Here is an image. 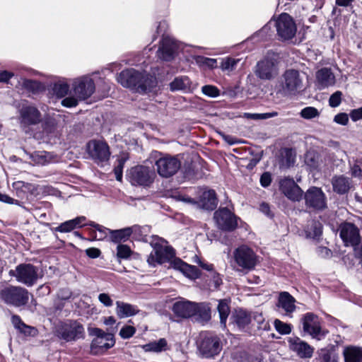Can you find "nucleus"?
Listing matches in <instances>:
<instances>
[{
    "instance_id": "nucleus-1",
    "label": "nucleus",
    "mask_w": 362,
    "mask_h": 362,
    "mask_svg": "<svg viewBox=\"0 0 362 362\" xmlns=\"http://www.w3.org/2000/svg\"><path fill=\"white\" fill-rule=\"evenodd\" d=\"M117 81L122 86L142 94L153 91L158 84L155 76L134 69L122 71L117 76Z\"/></svg>"
},
{
    "instance_id": "nucleus-2",
    "label": "nucleus",
    "mask_w": 362,
    "mask_h": 362,
    "mask_svg": "<svg viewBox=\"0 0 362 362\" xmlns=\"http://www.w3.org/2000/svg\"><path fill=\"white\" fill-rule=\"evenodd\" d=\"M230 263L234 270L247 273L256 267L257 256L252 248L243 245L234 250Z\"/></svg>"
},
{
    "instance_id": "nucleus-3",
    "label": "nucleus",
    "mask_w": 362,
    "mask_h": 362,
    "mask_svg": "<svg viewBox=\"0 0 362 362\" xmlns=\"http://www.w3.org/2000/svg\"><path fill=\"white\" fill-rule=\"evenodd\" d=\"M0 299L8 305L21 307L28 303L29 293L23 287L9 286L0 291Z\"/></svg>"
},
{
    "instance_id": "nucleus-4",
    "label": "nucleus",
    "mask_w": 362,
    "mask_h": 362,
    "mask_svg": "<svg viewBox=\"0 0 362 362\" xmlns=\"http://www.w3.org/2000/svg\"><path fill=\"white\" fill-rule=\"evenodd\" d=\"M88 333L95 337L90 344V350L93 354H100L112 347L115 341L114 335L111 333H106L100 328H88Z\"/></svg>"
},
{
    "instance_id": "nucleus-5",
    "label": "nucleus",
    "mask_w": 362,
    "mask_h": 362,
    "mask_svg": "<svg viewBox=\"0 0 362 362\" xmlns=\"http://www.w3.org/2000/svg\"><path fill=\"white\" fill-rule=\"evenodd\" d=\"M56 336L66 342L75 341L85 337L83 325L76 320H69L60 325L55 332Z\"/></svg>"
},
{
    "instance_id": "nucleus-6",
    "label": "nucleus",
    "mask_w": 362,
    "mask_h": 362,
    "mask_svg": "<svg viewBox=\"0 0 362 362\" xmlns=\"http://www.w3.org/2000/svg\"><path fill=\"white\" fill-rule=\"evenodd\" d=\"M128 176L132 185L148 187L153 183L156 174L150 167L141 165L132 168Z\"/></svg>"
},
{
    "instance_id": "nucleus-7",
    "label": "nucleus",
    "mask_w": 362,
    "mask_h": 362,
    "mask_svg": "<svg viewBox=\"0 0 362 362\" xmlns=\"http://www.w3.org/2000/svg\"><path fill=\"white\" fill-rule=\"evenodd\" d=\"M198 349L205 358L218 355L222 349V342L218 337L211 333H202L198 342Z\"/></svg>"
},
{
    "instance_id": "nucleus-8",
    "label": "nucleus",
    "mask_w": 362,
    "mask_h": 362,
    "mask_svg": "<svg viewBox=\"0 0 362 362\" xmlns=\"http://www.w3.org/2000/svg\"><path fill=\"white\" fill-rule=\"evenodd\" d=\"M9 274L16 277L17 281L27 286L34 285L39 277L37 267L31 264H21L15 270H11Z\"/></svg>"
},
{
    "instance_id": "nucleus-9",
    "label": "nucleus",
    "mask_w": 362,
    "mask_h": 362,
    "mask_svg": "<svg viewBox=\"0 0 362 362\" xmlns=\"http://www.w3.org/2000/svg\"><path fill=\"white\" fill-rule=\"evenodd\" d=\"M280 83L284 93L295 95L303 88V78L298 70L290 69L282 74Z\"/></svg>"
},
{
    "instance_id": "nucleus-10",
    "label": "nucleus",
    "mask_w": 362,
    "mask_h": 362,
    "mask_svg": "<svg viewBox=\"0 0 362 362\" xmlns=\"http://www.w3.org/2000/svg\"><path fill=\"white\" fill-rule=\"evenodd\" d=\"M255 74L257 78L263 81L275 78L279 74L277 61L270 57L264 58L257 63Z\"/></svg>"
},
{
    "instance_id": "nucleus-11",
    "label": "nucleus",
    "mask_w": 362,
    "mask_h": 362,
    "mask_svg": "<svg viewBox=\"0 0 362 362\" xmlns=\"http://www.w3.org/2000/svg\"><path fill=\"white\" fill-rule=\"evenodd\" d=\"M95 90V85L93 80L89 76H82L74 81L71 93L82 101L90 98Z\"/></svg>"
},
{
    "instance_id": "nucleus-12",
    "label": "nucleus",
    "mask_w": 362,
    "mask_h": 362,
    "mask_svg": "<svg viewBox=\"0 0 362 362\" xmlns=\"http://www.w3.org/2000/svg\"><path fill=\"white\" fill-rule=\"evenodd\" d=\"M155 165L158 175L168 178L177 173L181 167V162L176 156H165L158 159Z\"/></svg>"
},
{
    "instance_id": "nucleus-13",
    "label": "nucleus",
    "mask_w": 362,
    "mask_h": 362,
    "mask_svg": "<svg viewBox=\"0 0 362 362\" xmlns=\"http://www.w3.org/2000/svg\"><path fill=\"white\" fill-rule=\"evenodd\" d=\"M153 250L148 257L149 265L155 267L157 264H163L170 261L175 255L174 249L170 246L163 245L160 243L153 245Z\"/></svg>"
},
{
    "instance_id": "nucleus-14",
    "label": "nucleus",
    "mask_w": 362,
    "mask_h": 362,
    "mask_svg": "<svg viewBox=\"0 0 362 362\" xmlns=\"http://www.w3.org/2000/svg\"><path fill=\"white\" fill-rule=\"evenodd\" d=\"M87 151L98 164L107 162L110 156V147L105 141L92 140L87 144Z\"/></svg>"
},
{
    "instance_id": "nucleus-15",
    "label": "nucleus",
    "mask_w": 362,
    "mask_h": 362,
    "mask_svg": "<svg viewBox=\"0 0 362 362\" xmlns=\"http://www.w3.org/2000/svg\"><path fill=\"white\" fill-rule=\"evenodd\" d=\"M277 34L283 40L292 39L296 33V25L288 13H281L276 21Z\"/></svg>"
},
{
    "instance_id": "nucleus-16",
    "label": "nucleus",
    "mask_w": 362,
    "mask_h": 362,
    "mask_svg": "<svg viewBox=\"0 0 362 362\" xmlns=\"http://www.w3.org/2000/svg\"><path fill=\"white\" fill-rule=\"evenodd\" d=\"M304 199L308 207L322 211L327 208V197L323 191L317 187L309 188L305 193Z\"/></svg>"
},
{
    "instance_id": "nucleus-17",
    "label": "nucleus",
    "mask_w": 362,
    "mask_h": 362,
    "mask_svg": "<svg viewBox=\"0 0 362 362\" xmlns=\"http://www.w3.org/2000/svg\"><path fill=\"white\" fill-rule=\"evenodd\" d=\"M214 219L218 227L226 231H231L238 226L235 216L227 208L219 209L214 213Z\"/></svg>"
},
{
    "instance_id": "nucleus-18",
    "label": "nucleus",
    "mask_w": 362,
    "mask_h": 362,
    "mask_svg": "<svg viewBox=\"0 0 362 362\" xmlns=\"http://www.w3.org/2000/svg\"><path fill=\"white\" fill-rule=\"evenodd\" d=\"M179 48V44L174 39L163 36L157 51V56L161 60L170 62L175 58Z\"/></svg>"
},
{
    "instance_id": "nucleus-19",
    "label": "nucleus",
    "mask_w": 362,
    "mask_h": 362,
    "mask_svg": "<svg viewBox=\"0 0 362 362\" xmlns=\"http://www.w3.org/2000/svg\"><path fill=\"white\" fill-rule=\"evenodd\" d=\"M339 235L346 246H356L361 241L359 230L351 223L345 222L340 225Z\"/></svg>"
},
{
    "instance_id": "nucleus-20",
    "label": "nucleus",
    "mask_w": 362,
    "mask_h": 362,
    "mask_svg": "<svg viewBox=\"0 0 362 362\" xmlns=\"http://www.w3.org/2000/svg\"><path fill=\"white\" fill-rule=\"evenodd\" d=\"M303 329L305 332L310 334L313 338L320 340L325 334L322 332L318 317L312 313H305L302 319Z\"/></svg>"
},
{
    "instance_id": "nucleus-21",
    "label": "nucleus",
    "mask_w": 362,
    "mask_h": 362,
    "mask_svg": "<svg viewBox=\"0 0 362 362\" xmlns=\"http://www.w3.org/2000/svg\"><path fill=\"white\" fill-rule=\"evenodd\" d=\"M19 113L22 126L35 125L41 121V113L33 105H23Z\"/></svg>"
},
{
    "instance_id": "nucleus-22",
    "label": "nucleus",
    "mask_w": 362,
    "mask_h": 362,
    "mask_svg": "<svg viewBox=\"0 0 362 362\" xmlns=\"http://www.w3.org/2000/svg\"><path fill=\"white\" fill-rule=\"evenodd\" d=\"M279 188L281 192L291 200L299 201L303 196V190L293 178L285 177L281 180Z\"/></svg>"
},
{
    "instance_id": "nucleus-23",
    "label": "nucleus",
    "mask_w": 362,
    "mask_h": 362,
    "mask_svg": "<svg viewBox=\"0 0 362 362\" xmlns=\"http://www.w3.org/2000/svg\"><path fill=\"white\" fill-rule=\"evenodd\" d=\"M290 349L303 358H310L314 352V349L307 342L296 337L288 340Z\"/></svg>"
},
{
    "instance_id": "nucleus-24",
    "label": "nucleus",
    "mask_w": 362,
    "mask_h": 362,
    "mask_svg": "<svg viewBox=\"0 0 362 362\" xmlns=\"http://www.w3.org/2000/svg\"><path fill=\"white\" fill-rule=\"evenodd\" d=\"M295 303L296 299L288 292L283 291L279 293L276 306L285 315L291 317L296 309Z\"/></svg>"
},
{
    "instance_id": "nucleus-25",
    "label": "nucleus",
    "mask_w": 362,
    "mask_h": 362,
    "mask_svg": "<svg viewBox=\"0 0 362 362\" xmlns=\"http://www.w3.org/2000/svg\"><path fill=\"white\" fill-rule=\"evenodd\" d=\"M196 303L182 300L175 302L173 305V311L178 317L188 318L196 313Z\"/></svg>"
},
{
    "instance_id": "nucleus-26",
    "label": "nucleus",
    "mask_w": 362,
    "mask_h": 362,
    "mask_svg": "<svg viewBox=\"0 0 362 362\" xmlns=\"http://www.w3.org/2000/svg\"><path fill=\"white\" fill-rule=\"evenodd\" d=\"M171 264L174 269L180 271L185 276L191 279H197L200 276V271L197 267L189 265L180 259H175Z\"/></svg>"
},
{
    "instance_id": "nucleus-27",
    "label": "nucleus",
    "mask_w": 362,
    "mask_h": 362,
    "mask_svg": "<svg viewBox=\"0 0 362 362\" xmlns=\"http://www.w3.org/2000/svg\"><path fill=\"white\" fill-rule=\"evenodd\" d=\"M317 85L320 89H323L335 83V76L329 68H322L316 73Z\"/></svg>"
},
{
    "instance_id": "nucleus-28",
    "label": "nucleus",
    "mask_w": 362,
    "mask_h": 362,
    "mask_svg": "<svg viewBox=\"0 0 362 362\" xmlns=\"http://www.w3.org/2000/svg\"><path fill=\"white\" fill-rule=\"evenodd\" d=\"M141 230L140 226L134 225L131 227H127L119 230H109L111 235V240L112 242L117 243L119 242H125L129 239L132 233H139Z\"/></svg>"
},
{
    "instance_id": "nucleus-29",
    "label": "nucleus",
    "mask_w": 362,
    "mask_h": 362,
    "mask_svg": "<svg viewBox=\"0 0 362 362\" xmlns=\"http://www.w3.org/2000/svg\"><path fill=\"white\" fill-rule=\"evenodd\" d=\"M86 221L85 216H78L74 219L64 221L52 229L54 232L70 233L74 229L82 227Z\"/></svg>"
},
{
    "instance_id": "nucleus-30",
    "label": "nucleus",
    "mask_w": 362,
    "mask_h": 362,
    "mask_svg": "<svg viewBox=\"0 0 362 362\" xmlns=\"http://www.w3.org/2000/svg\"><path fill=\"white\" fill-rule=\"evenodd\" d=\"M116 306V313L121 319L134 316L139 312L136 306L122 301H117Z\"/></svg>"
},
{
    "instance_id": "nucleus-31",
    "label": "nucleus",
    "mask_w": 362,
    "mask_h": 362,
    "mask_svg": "<svg viewBox=\"0 0 362 362\" xmlns=\"http://www.w3.org/2000/svg\"><path fill=\"white\" fill-rule=\"evenodd\" d=\"M233 323L236 325L239 329H244L251 321L250 315L243 309H237L231 316Z\"/></svg>"
},
{
    "instance_id": "nucleus-32",
    "label": "nucleus",
    "mask_w": 362,
    "mask_h": 362,
    "mask_svg": "<svg viewBox=\"0 0 362 362\" xmlns=\"http://www.w3.org/2000/svg\"><path fill=\"white\" fill-rule=\"evenodd\" d=\"M332 185L334 192L339 194H346L350 188L349 179L343 175L332 177Z\"/></svg>"
},
{
    "instance_id": "nucleus-33",
    "label": "nucleus",
    "mask_w": 362,
    "mask_h": 362,
    "mask_svg": "<svg viewBox=\"0 0 362 362\" xmlns=\"http://www.w3.org/2000/svg\"><path fill=\"white\" fill-rule=\"evenodd\" d=\"M201 204L204 209L214 210L218 204L216 192L214 189L204 192L201 197Z\"/></svg>"
},
{
    "instance_id": "nucleus-34",
    "label": "nucleus",
    "mask_w": 362,
    "mask_h": 362,
    "mask_svg": "<svg viewBox=\"0 0 362 362\" xmlns=\"http://www.w3.org/2000/svg\"><path fill=\"white\" fill-rule=\"evenodd\" d=\"M344 362H362V348L348 346L343 351Z\"/></svg>"
},
{
    "instance_id": "nucleus-35",
    "label": "nucleus",
    "mask_w": 362,
    "mask_h": 362,
    "mask_svg": "<svg viewBox=\"0 0 362 362\" xmlns=\"http://www.w3.org/2000/svg\"><path fill=\"white\" fill-rule=\"evenodd\" d=\"M170 89L171 91H189L190 90L191 81L187 76H182L175 78L170 83Z\"/></svg>"
},
{
    "instance_id": "nucleus-36",
    "label": "nucleus",
    "mask_w": 362,
    "mask_h": 362,
    "mask_svg": "<svg viewBox=\"0 0 362 362\" xmlns=\"http://www.w3.org/2000/svg\"><path fill=\"white\" fill-rule=\"evenodd\" d=\"M317 354L319 362H338V354L332 349H321Z\"/></svg>"
},
{
    "instance_id": "nucleus-37",
    "label": "nucleus",
    "mask_w": 362,
    "mask_h": 362,
    "mask_svg": "<svg viewBox=\"0 0 362 362\" xmlns=\"http://www.w3.org/2000/svg\"><path fill=\"white\" fill-rule=\"evenodd\" d=\"M218 312L220 317L221 325L226 327V320L230 313V308L226 300H221L218 305Z\"/></svg>"
},
{
    "instance_id": "nucleus-38",
    "label": "nucleus",
    "mask_w": 362,
    "mask_h": 362,
    "mask_svg": "<svg viewBox=\"0 0 362 362\" xmlns=\"http://www.w3.org/2000/svg\"><path fill=\"white\" fill-rule=\"evenodd\" d=\"M322 226L319 221H312L307 226L305 233L307 237L316 238L322 234Z\"/></svg>"
},
{
    "instance_id": "nucleus-39",
    "label": "nucleus",
    "mask_w": 362,
    "mask_h": 362,
    "mask_svg": "<svg viewBox=\"0 0 362 362\" xmlns=\"http://www.w3.org/2000/svg\"><path fill=\"white\" fill-rule=\"evenodd\" d=\"M166 346L167 341L164 338H161L157 341H153L145 344L143 348L146 351L160 352L165 350Z\"/></svg>"
},
{
    "instance_id": "nucleus-40",
    "label": "nucleus",
    "mask_w": 362,
    "mask_h": 362,
    "mask_svg": "<svg viewBox=\"0 0 362 362\" xmlns=\"http://www.w3.org/2000/svg\"><path fill=\"white\" fill-rule=\"evenodd\" d=\"M196 313L194 315H197L202 322L209 320L211 317L209 308L204 303H196Z\"/></svg>"
},
{
    "instance_id": "nucleus-41",
    "label": "nucleus",
    "mask_w": 362,
    "mask_h": 362,
    "mask_svg": "<svg viewBox=\"0 0 362 362\" xmlns=\"http://www.w3.org/2000/svg\"><path fill=\"white\" fill-rule=\"evenodd\" d=\"M31 158L38 165H45L51 160V155L46 151H38L34 153Z\"/></svg>"
},
{
    "instance_id": "nucleus-42",
    "label": "nucleus",
    "mask_w": 362,
    "mask_h": 362,
    "mask_svg": "<svg viewBox=\"0 0 362 362\" xmlns=\"http://www.w3.org/2000/svg\"><path fill=\"white\" fill-rule=\"evenodd\" d=\"M278 115L277 112H271L266 113H245V117L247 119L254 120L267 119Z\"/></svg>"
},
{
    "instance_id": "nucleus-43",
    "label": "nucleus",
    "mask_w": 362,
    "mask_h": 362,
    "mask_svg": "<svg viewBox=\"0 0 362 362\" xmlns=\"http://www.w3.org/2000/svg\"><path fill=\"white\" fill-rule=\"evenodd\" d=\"M69 90V86L66 83H57L54 85L53 93L57 98L65 97Z\"/></svg>"
},
{
    "instance_id": "nucleus-44",
    "label": "nucleus",
    "mask_w": 362,
    "mask_h": 362,
    "mask_svg": "<svg viewBox=\"0 0 362 362\" xmlns=\"http://www.w3.org/2000/svg\"><path fill=\"white\" fill-rule=\"evenodd\" d=\"M300 115L305 119H311L317 117L320 112L314 107H306L300 111Z\"/></svg>"
},
{
    "instance_id": "nucleus-45",
    "label": "nucleus",
    "mask_w": 362,
    "mask_h": 362,
    "mask_svg": "<svg viewBox=\"0 0 362 362\" xmlns=\"http://www.w3.org/2000/svg\"><path fill=\"white\" fill-rule=\"evenodd\" d=\"M240 59L228 57L221 62V67L223 71H231L234 70Z\"/></svg>"
},
{
    "instance_id": "nucleus-46",
    "label": "nucleus",
    "mask_w": 362,
    "mask_h": 362,
    "mask_svg": "<svg viewBox=\"0 0 362 362\" xmlns=\"http://www.w3.org/2000/svg\"><path fill=\"white\" fill-rule=\"evenodd\" d=\"M195 62L199 66H206L209 68L216 66L217 61L215 59L208 58L203 56H197L194 57Z\"/></svg>"
},
{
    "instance_id": "nucleus-47",
    "label": "nucleus",
    "mask_w": 362,
    "mask_h": 362,
    "mask_svg": "<svg viewBox=\"0 0 362 362\" xmlns=\"http://www.w3.org/2000/svg\"><path fill=\"white\" fill-rule=\"evenodd\" d=\"M274 325L276 330L281 334H288L291 332V325L278 319L274 320Z\"/></svg>"
},
{
    "instance_id": "nucleus-48",
    "label": "nucleus",
    "mask_w": 362,
    "mask_h": 362,
    "mask_svg": "<svg viewBox=\"0 0 362 362\" xmlns=\"http://www.w3.org/2000/svg\"><path fill=\"white\" fill-rule=\"evenodd\" d=\"M88 225L93 227L98 232V235L97 234L94 235V238L97 240H103L104 238L106 237L107 231L110 230L109 229L105 228L101 225L95 223V222H90V223H88Z\"/></svg>"
},
{
    "instance_id": "nucleus-49",
    "label": "nucleus",
    "mask_w": 362,
    "mask_h": 362,
    "mask_svg": "<svg viewBox=\"0 0 362 362\" xmlns=\"http://www.w3.org/2000/svg\"><path fill=\"white\" fill-rule=\"evenodd\" d=\"M136 332V328L131 325H124L119 331V336L124 339H129Z\"/></svg>"
},
{
    "instance_id": "nucleus-50",
    "label": "nucleus",
    "mask_w": 362,
    "mask_h": 362,
    "mask_svg": "<svg viewBox=\"0 0 362 362\" xmlns=\"http://www.w3.org/2000/svg\"><path fill=\"white\" fill-rule=\"evenodd\" d=\"M131 253L130 247L126 245H119L117 247V255L119 258L127 259L130 257Z\"/></svg>"
},
{
    "instance_id": "nucleus-51",
    "label": "nucleus",
    "mask_w": 362,
    "mask_h": 362,
    "mask_svg": "<svg viewBox=\"0 0 362 362\" xmlns=\"http://www.w3.org/2000/svg\"><path fill=\"white\" fill-rule=\"evenodd\" d=\"M202 93L209 97L215 98L219 95V90L214 86L206 85L202 88Z\"/></svg>"
},
{
    "instance_id": "nucleus-52",
    "label": "nucleus",
    "mask_w": 362,
    "mask_h": 362,
    "mask_svg": "<svg viewBox=\"0 0 362 362\" xmlns=\"http://www.w3.org/2000/svg\"><path fill=\"white\" fill-rule=\"evenodd\" d=\"M127 157H122L118 160V165L114 169L116 180L121 181L122 179V169L125 161L127 160Z\"/></svg>"
},
{
    "instance_id": "nucleus-53",
    "label": "nucleus",
    "mask_w": 362,
    "mask_h": 362,
    "mask_svg": "<svg viewBox=\"0 0 362 362\" xmlns=\"http://www.w3.org/2000/svg\"><path fill=\"white\" fill-rule=\"evenodd\" d=\"M78 101H81L80 99L73 94L71 96L64 98L62 100V105L66 107H73L78 104Z\"/></svg>"
},
{
    "instance_id": "nucleus-54",
    "label": "nucleus",
    "mask_w": 362,
    "mask_h": 362,
    "mask_svg": "<svg viewBox=\"0 0 362 362\" xmlns=\"http://www.w3.org/2000/svg\"><path fill=\"white\" fill-rule=\"evenodd\" d=\"M342 93L339 90L334 93L329 99V105L332 107H338L341 102Z\"/></svg>"
},
{
    "instance_id": "nucleus-55",
    "label": "nucleus",
    "mask_w": 362,
    "mask_h": 362,
    "mask_svg": "<svg viewBox=\"0 0 362 362\" xmlns=\"http://www.w3.org/2000/svg\"><path fill=\"white\" fill-rule=\"evenodd\" d=\"M98 300L105 307L109 308L113 305V300L108 293H100L98 295Z\"/></svg>"
},
{
    "instance_id": "nucleus-56",
    "label": "nucleus",
    "mask_w": 362,
    "mask_h": 362,
    "mask_svg": "<svg viewBox=\"0 0 362 362\" xmlns=\"http://www.w3.org/2000/svg\"><path fill=\"white\" fill-rule=\"evenodd\" d=\"M72 296V292L67 288H62L57 293V297L59 300H67Z\"/></svg>"
},
{
    "instance_id": "nucleus-57",
    "label": "nucleus",
    "mask_w": 362,
    "mask_h": 362,
    "mask_svg": "<svg viewBox=\"0 0 362 362\" xmlns=\"http://www.w3.org/2000/svg\"><path fill=\"white\" fill-rule=\"evenodd\" d=\"M334 121L339 124L346 125L349 122L348 115L346 113H339L335 115Z\"/></svg>"
},
{
    "instance_id": "nucleus-58",
    "label": "nucleus",
    "mask_w": 362,
    "mask_h": 362,
    "mask_svg": "<svg viewBox=\"0 0 362 362\" xmlns=\"http://www.w3.org/2000/svg\"><path fill=\"white\" fill-rule=\"evenodd\" d=\"M272 182V175L269 173H264L260 177V184L262 187H267L270 185Z\"/></svg>"
},
{
    "instance_id": "nucleus-59",
    "label": "nucleus",
    "mask_w": 362,
    "mask_h": 362,
    "mask_svg": "<svg viewBox=\"0 0 362 362\" xmlns=\"http://www.w3.org/2000/svg\"><path fill=\"white\" fill-rule=\"evenodd\" d=\"M18 331L28 336H34L37 333V329L35 327L25 324Z\"/></svg>"
},
{
    "instance_id": "nucleus-60",
    "label": "nucleus",
    "mask_w": 362,
    "mask_h": 362,
    "mask_svg": "<svg viewBox=\"0 0 362 362\" xmlns=\"http://www.w3.org/2000/svg\"><path fill=\"white\" fill-rule=\"evenodd\" d=\"M11 322L13 325V327L19 330L21 328L23 327V326L24 325V322L22 321L21 318L20 317V316L17 315H13L12 317H11Z\"/></svg>"
},
{
    "instance_id": "nucleus-61",
    "label": "nucleus",
    "mask_w": 362,
    "mask_h": 362,
    "mask_svg": "<svg viewBox=\"0 0 362 362\" xmlns=\"http://www.w3.org/2000/svg\"><path fill=\"white\" fill-rule=\"evenodd\" d=\"M14 186L16 188H21L29 191L35 189V186L33 185L22 181L15 182Z\"/></svg>"
},
{
    "instance_id": "nucleus-62",
    "label": "nucleus",
    "mask_w": 362,
    "mask_h": 362,
    "mask_svg": "<svg viewBox=\"0 0 362 362\" xmlns=\"http://www.w3.org/2000/svg\"><path fill=\"white\" fill-rule=\"evenodd\" d=\"M351 119L353 121H357L362 119V107L354 109L350 112Z\"/></svg>"
},
{
    "instance_id": "nucleus-63",
    "label": "nucleus",
    "mask_w": 362,
    "mask_h": 362,
    "mask_svg": "<svg viewBox=\"0 0 362 362\" xmlns=\"http://www.w3.org/2000/svg\"><path fill=\"white\" fill-rule=\"evenodd\" d=\"M100 250L95 247H90L86 250V254L90 258H97L100 255Z\"/></svg>"
},
{
    "instance_id": "nucleus-64",
    "label": "nucleus",
    "mask_w": 362,
    "mask_h": 362,
    "mask_svg": "<svg viewBox=\"0 0 362 362\" xmlns=\"http://www.w3.org/2000/svg\"><path fill=\"white\" fill-rule=\"evenodd\" d=\"M211 277L213 279L216 288H218L221 284H222V278L215 270L211 273Z\"/></svg>"
}]
</instances>
